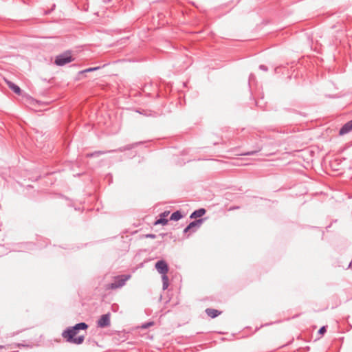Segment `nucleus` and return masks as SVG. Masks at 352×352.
Returning <instances> with one entry per match:
<instances>
[{
	"mask_svg": "<svg viewBox=\"0 0 352 352\" xmlns=\"http://www.w3.org/2000/svg\"><path fill=\"white\" fill-rule=\"evenodd\" d=\"M78 331L74 327H69L62 333L63 338L66 339L67 342L75 344H80L85 340L84 336H80L75 338V336L78 333Z\"/></svg>",
	"mask_w": 352,
	"mask_h": 352,
	"instance_id": "obj_1",
	"label": "nucleus"
},
{
	"mask_svg": "<svg viewBox=\"0 0 352 352\" xmlns=\"http://www.w3.org/2000/svg\"><path fill=\"white\" fill-rule=\"evenodd\" d=\"M131 278L130 274H122L115 277L114 281L107 285V289H116L123 287Z\"/></svg>",
	"mask_w": 352,
	"mask_h": 352,
	"instance_id": "obj_2",
	"label": "nucleus"
},
{
	"mask_svg": "<svg viewBox=\"0 0 352 352\" xmlns=\"http://www.w3.org/2000/svg\"><path fill=\"white\" fill-rule=\"evenodd\" d=\"M74 59L69 52H65L58 55L55 59V64L58 66H63L67 63L72 62Z\"/></svg>",
	"mask_w": 352,
	"mask_h": 352,
	"instance_id": "obj_3",
	"label": "nucleus"
},
{
	"mask_svg": "<svg viewBox=\"0 0 352 352\" xmlns=\"http://www.w3.org/2000/svg\"><path fill=\"white\" fill-rule=\"evenodd\" d=\"M204 219H199L195 220L190 222L184 230V233L190 232V234L194 233L196 232L197 229L200 227L201 223H203Z\"/></svg>",
	"mask_w": 352,
	"mask_h": 352,
	"instance_id": "obj_4",
	"label": "nucleus"
},
{
	"mask_svg": "<svg viewBox=\"0 0 352 352\" xmlns=\"http://www.w3.org/2000/svg\"><path fill=\"white\" fill-rule=\"evenodd\" d=\"M133 146L134 145H127V146H124L123 148H120L118 150L106 151H95V152L87 154V157H98L100 155L106 154V153H111V152H115L116 151H123L125 150H129V149L132 148L133 147Z\"/></svg>",
	"mask_w": 352,
	"mask_h": 352,
	"instance_id": "obj_5",
	"label": "nucleus"
},
{
	"mask_svg": "<svg viewBox=\"0 0 352 352\" xmlns=\"http://www.w3.org/2000/svg\"><path fill=\"white\" fill-rule=\"evenodd\" d=\"M110 314H103L97 322V326L100 328L108 327L111 324Z\"/></svg>",
	"mask_w": 352,
	"mask_h": 352,
	"instance_id": "obj_6",
	"label": "nucleus"
},
{
	"mask_svg": "<svg viewBox=\"0 0 352 352\" xmlns=\"http://www.w3.org/2000/svg\"><path fill=\"white\" fill-rule=\"evenodd\" d=\"M155 268L157 271L162 276L166 275L168 272V266L166 262L164 260L158 261L155 263Z\"/></svg>",
	"mask_w": 352,
	"mask_h": 352,
	"instance_id": "obj_7",
	"label": "nucleus"
},
{
	"mask_svg": "<svg viewBox=\"0 0 352 352\" xmlns=\"http://www.w3.org/2000/svg\"><path fill=\"white\" fill-rule=\"evenodd\" d=\"M169 211H164V212L160 214L159 219L155 221V224H162L166 225L168 223V220L166 219L168 215L169 214Z\"/></svg>",
	"mask_w": 352,
	"mask_h": 352,
	"instance_id": "obj_8",
	"label": "nucleus"
},
{
	"mask_svg": "<svg viewBox=\"0 0 352 352\" xmlns=\"http://www.w3.org/2000/svg\"><path fill=\"white\" fill-rule=\"evenodd\" d=\"M352 130V120L345 123L340 129L339 134L345 135Z\"/></svg>",
	"mask_w": 352,
	"mask_h": 352,
	"instance_id": "obj_9",
	"label": "nucleus"
},
{
	"mask_svg": "<svg viewBox=\"0 0 352 352\" xmlns=\"http://www.w3.org/2000/svg\"><path fill=\"white\" fill-rule=\"evenodd\" d=\"M206 212V209L204 208H199L198 210H195L191 213L190 215V219H196L197 217H201L203 215H204Z\"/></svg>",
	"mask_w": 352,
	"mask_h": 352,
	"instance_id": "obj_10",
	"label": "nucleus"
},
{
	"mask_svg": "<svg viewBox=\"0 0 352 352\" xmlns=\"http://www.w3.org/2000/svg\"><path fill=\"white\" fill-rule=\"evenodd\" d=\"M6 83H7L8 87L11 90H12L15 94H19V95L21 94V89L18 85H16V84H14V82H12L11 81H8V80H6Z\"/></svg>",
	"mask_w": 352,
	"mask_h": 352,
	"instance_id": "obj_11",
	"label": "nucleus"
},
{
	"mask_svg": "<svg viewBox=\"0 0 352 352\" xmlns=\"http://www.w3.org/2000/svg\"><path fill=\"white\" fill-rule=\"evenodd\" d=\"M205 311L206 314L212 318L217 317L221 314V311L211 308L206 309Z\"/></svg>",
	"mask_w": 352,
	"mask_h": 352,
	"instance_id": "obj_12",
	"label": "nucleus"
},
{
	"mask_svg": "<svg viewBox=\"0 0 352 352\" xmlns=\"http://www.w3.org/2000/svg\"><path fill=\"white\" fill-rule=\"evenodd\" d=\"M183 217V215L182 214L181 212L179 210H177L172 213V214L170 217V221H179Z\"/></svg>",
	"mask_w": 352,
	"mask_h": 352,
	"instance_id": "obj_13",
	"label": "nucleus"
},
{
	"mask_svg": "<svg viewBox=\"0 0 352 352\" xmlns=\"http://www.w3.org/2000/svg\"><path fill=\"white\" fill-rule=\"evenodd\" d=\"M74 327L78 331L79 330H85L88 328V325L85 322L78 323L75 324Z\"/></svg>",
	"mask_w": 352,
	"mask_h": 352,
	"instance_id": "obj_14",
	"label": "nucleus"
},
{
	"mask_svg": "<svg viewBox=\"0 0 352 352\" xmlns=\"http://www.w3.org/2000/svg\"><path fill=\"white\" fill-rule=\"evenodd\" d=\"M162 289L163 290H165L168 287V278L167 275H164L162 276Z\"/></svg>",
	"mask_w": 352,
	"mask_h": 352,
	"instance_id": "obj_15",
	"label": "nucleus"
},
{
	"mask_svg": "<svg viewBox=\"0 0 352 352\" xmlns=\"http://www.w3.org/2000/svg\"><path fill=\"white\" fill-rule=\"evenodd\" d=\"M138 113H139L140 114H142V115H144L146 116H149L151 115V112L150 111H148L146 110H137L136 111Z\"/></svg>",
	"mask_w": 352,
	"mask_h": 352,
	"instance_id": "obj_16",
	"label": "nucleus"
},
{
	"mask_svg": "<svg viewBox=\"0 0 352 352\" xmlns=\"http://www.w3.org/2000/svg\"><path fill=\"white\" fill-rule=\"evenodd\" d=\"M98 69H99V67H90V68H88V69H85L83 71L80 72V73H85V72H93V71H96V70H97Z\"/></svg>",
	"mask_w": 352,
	"mask_h": 352,
	"instance_id": "obj_17",
	"label": "nucleus"
},
{
	"mask_svg": "<svg viewBox=\"0 0 352 352\" xmlns=\"http://www.w3.org/2000/svg\"><path fill=\"white\" fill-rule=\"evenodd\" d=\"M259 151H260V149H258L257 151H248L247 153H242L241 155H254L256 153H258Z\"/></svg>",
	"mask_w": 352,
	"mask_h": 352,
	"instance_id": "obj_18",
	"label": "nucleus"
},
{
	"mask_svg": "<svg viewBox=\"0 0 352 352\" xmlns=\"http://www.w3.org/2000/svg\"><path fill=\"white\" fill-rule=\"evenodd\" d=\"M326 331H327V328H326V327H325V326H323V327H322L319 329L318 333H319L320 334H323V333H324Z\"/></svg>",
	"mask_w": 352,
	"mask_h": 352,
	"instance_id": "obj_19",
	"label": "nucleus"
},
{
	"mask_svg": "<svg viewBox=\"0 0 352 352\" xmlns=\"http://www.w3.org/2000/svg\"><path fill=\"white\" fill-rule=\"evenodd\" d=\"M259 69H261V70H263V71H265V72H267V69H267V66H265V65H261L259 66Z\"/></svg>",
	"mask_w": 352,
	"mask_h": 352,
	"instance_id": "obj_20",
	"label": "nucleus"
},
{
	"mask_svg": "<svg viewBox=\"0 0 352 352\" xmlns=\"http://www.w3.org/2000/svg\"><path fill=\"white\" fill-rule=\"evenodd\" d=\"M146 236L148 237V238H151V239H155V235L153 234H147Z\"/></svg>",
	"mask_w": 352,
	"mask_h": 352,
	"instance_id": "obj_21",
	"label": "nucleus"
},
{
	"mask_svg": "<svg viewBox=\"0 0 352 352\" xmlns=\"http://www.w3.org/2000/svg\"><path fill=\"white\" fill-rule=\"evenodd\" d=\"M151 324H152V323H148V324H144V325L142 326V327L146 328V327H148L149 325H151Z\"/></svg>",
	"mask_w": 352,
	"mask_h": 352,
	"instance_id": "obj_22",
	"label": "nucleus"
},
{
	"mask_svg": "<svg viewBox=\"0 0 352 352\" xmlns=\"http://www.w3.org/2000/svg\"><path fill=\"white\" fill-rule=\"evenodd\" d=\"M348 267L352 269V261L350 262Z\"/></svg>",
	"mask_w": 352,
	"mask_h": 352,
	"instance_id": "obj_23",
	"label": "nucleus"
},
{
	"mask_svg": "<svg viewBox=\"0 0 352 352\" xmlns=\"http://www.w3.org/2000/svg\"><path fill=\"white\" fill-rule=\"evenodd\" d=\"M111 0H103V2L104 3H107V2H109Z\"/></svg>",
	"mask_w": 352,
	"mask_h": 352,
	"instance_id": "obj_24",
	"label": "nucleus"
}]
</instances>
